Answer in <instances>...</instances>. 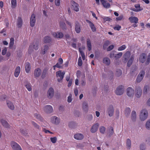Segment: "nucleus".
Returning <instances> with one entry per match:
<instances>
[{"label": "nucleus", "mask_w": 150, "mask_h": 150, "mask_svg": "<svg viewBox=\"0 0 150 150\" xmlns=\"http://www.w3.org/2000/svg\"><path fill=\"white\" fill-rule=\"evenodd\" d=\"M114 131L113 128L112 127H110L108 130L107 134L108 135L109 137H110L114 133Z\"/></svg>", "instance_id": "2f4dec72"}, {"label": "nucleus", "mask_w": 150, "mask_h": 150, "mask_svg": "<svg viewBox=\"0 0 150 150\" xmlns=\"http://www.w3.org/2000/svg\"><path fill=\"white\" fill-rule=\"evenodd\" d=\"M60 27L63 29H65L66 28V26L65 24L63 22H61L60 23Z\"/></svg>", "instance_id": "c03bdc74"}, {"label": "nucleus", "mask_w": 150, "mask_h": 150, "mask_svg": "<svg viewBox=\"0 0 150 150\" xmlns=\"http://www.w3.org/2000/svg\"><path fill=\"white\" fill-rule=\"evenodd\" d=\"M11 7L13 8H15L16 5V0H11Z\"/></svg>", "instance_id": "a19ab883"}, {"label": "nucleus", "mask_w": 150, "mask_h": 150, "mask_svg": "<svg viewBox=\"0 0 150 150\" xmlns=\"http://www.w3.org/2000/svg\"><path fill=\"white\" fill-rule=\"evenodd\" d=\"M103 62L106 65H109L110 63V59L107 57L104 58L103 59Z\"/></svg>", "instance_id": "c85d7f7f"}, {"label": "nucleus", "mask_w": 150, "mask_h": 150, "mask_svg": "<svg viewBox=\"0 0 150 150\" xmlns=\"http://www.w3.org/2000/svg\"><path fill=\"white\" fill-rule=\"evenodd\" d=\"M14 44V39L13 38H11L10 39V42L9 44V47L10 49H11Z\"/></svg>", "instance_id": "f704fd0d"}, {"label": "nucleus", "mask_w": 150, "mask_h": 150, "mask_svg": "<svg viewBox=\"0 0 150 150\" xmlns=\"http://www.w3.org/2000/svg\"><path fill=\"white\" fill-rule=\"evenodd\" d=\"M108 113L109 116H112L113 114L114 109L112 105H110L108 108Z\"/></svg>", "instance_id": "aec40b11"}, {"label": "nucleus", "mask_w": 150, "mask_h": 150, "mask_svg": "<svg viewBox=\"0 0 150 150\" xmlns=\"http://www.w3.org/2000/svg\"><path fill=\"white\" fill-rule=\"evenodd\" d=\"M48 49L49 46L47 45H45L43 46V48H42L41 50V54L43 55L47 53V51L48 50Z\"/></svg>", "instance_id": "4be33fe9"}, {"label": "nucleus", "mask_w": 150, "mask_h": 150, "mask_svg": "<svg viewBox=\"0 0 150 150\" xmlns=\"http://www.w3.org/2000/svg\"><path fill=\"white\" fill-rule=\"evenodd\" d=\"M36 21L35 16L33 14L31 16L30 20V25L32 27H33Z\"/></svg>", "instance_id": "6e6552de"}, {"label": "nucleus", "mask_w": 150, "mask_h": 150, "mask_svg": "<svg viewBox=\"0 0 150 150\" xmlns=\"http://www.w3.org/2000/svg\"><path fill=\"white\" fill-rule=\"evenodd\" d=\"M134 90L131 87H128L127 89V94L129 97L133 96L134 94Z\"/></svg>", "instance_id": "4468645a"}, {"label": "nucleus", "mask_w": 150, "mask_h": 150, "mask_svg": "<svg viewBox=\"0 0 150 150\" xmlns=\"http://www.w3.org/2000/svg\"><path fill=\"white\" fill-rule=\"evenodd\" d=\"M32 124L33 126L36 128L39 129H40V126L37 123L34 121L32 122Z\"/></svg>", "instance_id": "49530a36"}, {"label": "nucleus", "mask_w": 150, "mask_h": 150, "mask_svg": "<svg viewBox=\"0 0 150 150\" xmlns=\"http://www.w3.org/2000/svg\"><path fill=\"white\" fill-rule=\"evenodd\" d=\"M150 62V55L149 54L147 57L146 61V64L148 65Z\"/></svg>", "instance_id": "680f3d73"}, {"label": "nucleus", "mask_w": 150, "mask_h": 150, "mask_svg": "<svg viewBox=\"0 0 150 150\" xmlns=\"http://www.w3.org/2000/svg\"><path fill=\"white\" fill-rule=\"evenodd\" d=\"M108 74L109 75V76H110V79H112L113 78V74L112 71H109Z\"/></svg>", "instance_id": "e2e57ef3"}, {"label": "nucleus", "mask_w": 150, "mask_h": 150, "mask_svg": "<svg viewBox=\"0 0 150 150\" xmlns=\"http://www.w3.org/2000/svg\"><path fill=\"white\" fill-rule=\"evenodd\" d=\"M148 112L145 109L142 110L140 115V118L142 121H144L146 119L148 116Z\"/></svg>", "instance_id": "f03ea898"}, {"label": "nucleus", "mask_w": 150, "mask_h": 150, "mask_svg": "<svg viewBox=\"0 0 150 150\" xmlns=\"http://www.w3.org/2000/svg\"><path fill=\"white\" fill-rule=\"evenodd\" d=\"M100 2L103 6L106 8H109L110 7V4L107 2L105 0H100Z\"/></svg>", "instance_id": "dca6fc26"}, {"label": "nucleus", "mask_w": 150, "mask_h": 150, "mask_svg": "<svg viewBox=\"0 0 150 150\" xmlns=\"http://www.w3.org/2000/svg\"><path fill=\"white\" fill-rule=\"evenodd\" d=\"M65 73L64 72H62L61 71H59L56 72V76L57 78V81L60 82L63 79Z\"/></svg>", "instance_id": "7ed1b4c3"}, {"label": "nucleus", "mask_w": 150, "mask_h": 150, "mask_svg": "<svg viewBox=\"0 0 150 150\" xmlns=\"http://www.w3.org/2000/svg\"><path fill=\"white\" fill-rule=\"evenodd\" d=\"M20 132L21 133L25 135L27 134V131L26 130H24L23 129H21Z\"/></svg>", "instance_id": "69168bd1"}, {"label": "nucleus", "mask_w": 150, "mask_h": 150, "mask_svg": "<svg viewBox=\"0 0 150 150\" xmlns=\"http://www.w3.org/2000/svg\"><path fill=\"white\" fill-rule=\"evenodd\" d=\"M51 41V38L49 36H46L43 39V42L45 43H49Z\"/></svg>", "instance_id": "393cba45"}, {"label": "nucleus", "mask_w": 150, "mask_h": 150, "mask_svg": "<svg viewBox=\"0 0 150 150\" xmlns=\"http://www.w3.org/2000/svg\"><path fill=\"white\" fill-rule=\"evenodd\" d=\"M75 30L76 32L77 33H79L81 32V26L80 24L77 22L75 23Z\"/></svg>", "instance_id": "f8f14e48"}, {"label": "nucleus", "mask_w": 150, "mask_h": 150, "mask_svg": "<svg viewBox=\"0 0 150 150\" xmlns=\"http://www.w3.org/2000/svg\"><path fill=\"white\" fill-rule=\"evenodd\" d=\"M99 130L101 133L104 134L105 132V128L104 126H101L100 127Z\"/></svg>", "instance_id": "37998d69"}, {"label": "nucleus", "mask_w": 150, "mask_h": 150, "mask_svg": "<svg viewBox=\"0 0 150 150\" xmlns=\"http://www.w3.org/2000/svg\"><path fill=\"white\" fill-rule=\"evenodd\" d=\"M131 142L129 139H127V140L126 144L127 148L128 149H130L131 147Z\"/></svg>", "instance_id": "ea45409f"}, {"label": "nucleus", "mask_w": 150, "mask_h": 150, "mask_svg": "<svg viewBox=\"0 0 150 150\" xmlns=\"http://www.w3.org/2000/svg\"><path fill=\"white\" fill-rule=\"evenodd\" d=\"M54 90L52 88H50L47 92V96L49 98H52L54 96Z\"/></svg>", "instance_id": "9b49d317"}, {"label": "nucleus", "mask_w": 150, "mask_h": 150, "mask_svg": "<svg viewBox=\"0 0 150 150\" xmlns=\"http://www.w3.org/2000/svg\"><path fill=\"white\" fill-rule=\"evenodd\" d=\"M82 108L84 111H87L88 109V106L87 103L84 102L82 104Z\"/></svg>", "instance_id": "473e14b6"}, {"label": "nucleus", "mask_w": 150, "mask_h": 150, "mask_svg": "<svg viewBox=\"0 0 150 150\" xmlns=\"http://www.w3.org/2000/svg\"><path fill=\"white\" fill-rule=\"evenodd\" d=\"M78 65L79 66H81L82 65V61L81 57H80L79 58Z\"/></svg>", "instance_id": "774afa93"}, {"label": "nucleus", "mask_w": 150, "mask_h": 150, "mask_svg": "<svg viewBox=\"0 0 150 150\" xmlns=\"http://www.w3.org/2000/svg\"><path fill=\"white\" fill-rule=\"evenodd\" d=\"M25 86L29 91H30L32 90L31 85L30 83H28L25 85Z\"/></svg>", "instance_id": "58836bf2"}, {"label": "nucleus", "mask_w": 150, "mask_h": 150, "mask_svg": "<svg viewBox=\"0 0 150 150\" xmlns=\"http://www.w3.org/2000/svg\"><path fill=\"white\" fill-rule=\"evenodd\" d=\"M136 96L138 98H139L142 95V90L139 87H136Z\"/></svg>", "instance_id": "1a4fd4ad"}, {"label": "nucleus", "mask_w": 150, "mask_h": 150, "mask_svg": "<svg viewBox=\"0 0 150 150\" xmlns=\"http://www.w3.org/2000/svg\"><path fill=\"white\" fill-rule=\"evenodd\" d=\"M44 110L45 112L49 113H51L53 110L52 107L50 105L45 106L44 108Z\"/></svg>", "instance_id": "9d476101"}, {"label": "nucleus", "mask_w": 150, "mask_h": 150, "mask_svg": "<svg viewBox=\"0 0 150 150\" xmlns=\"http://www.w3.org/2000/svg\"><path fill=\"white\" fill-rule=\"evenodd\" d=\"M130 55L131 53L130 52L128 51L126 52L124 54L123 56V57L124 58L125 60L127 61L130 57Z\"/></svg>", "instance_id": "cd10ccee"}, {"label": "nucleus", "mask_w": 150, "mask_h": 150, "mask_svg": "<svg viewBox=\"0 0 150 150\" xmlns=\"http://www.w3.org/2000/svg\"><path fill=\"white\" fill-rule=\"evenodd\" d=\"M146 55L145 53L142 54L140 56L139 60L140 62L142 63H144L146 60Z\"/></svg>", "instance_id": "ddd939ff"}, {"label": "nucleus", "mask_w": 150, "mask_h": 150, "mask_svg": "<svg viewBox=\"0 0 150 150\" xmlns=\"http://www.w3.org/2000/svg\"><path fill=\"white\" fill-rule=\"evenodd\" d=\"M47 73V71L46 70H44L43 71L41 76V77L43 79L45 77Z\"/></svg>", "instance_id": "13d9d810"}, {"label": "nucleus", "mask_w": 150, "mask_h": 150, "mask_svg": "<svg viewBox=\"0 0 150 150\" xmlns=\"http://www.w3.org/2000/svg\"><path fill=\"white\" fill-rule=\"evenodd\" d=\"M145 74V71L144 70L142 71L139 73L136 80L137 83H139L142 81L144 76Z\"/></svg>", "instance_id": "39448f33"}, {"label": "nucleus", "mask_w": 150, "mask_h": 150, "mask_svg": "<svg viewBox=\"0 0 150 150\" xmlns=\"http://www.w3.org/2000/svg\"><path fill=\"white\" fill-rule=\"evenodd\" d=\"M41 73V69L39 68L35 69L34 71V75L35 77H38L40 76Z\"/></svg>", "instance_id": "6ab92c4d"}, {"label": "nucleus", "mask_w": 150, "mask_h": 150, "mask_svg": "<svg viewBox=\"0 0 150 150\" xmlns=\"http://www.w3.org/2000/svg\"><path fill=\"white\" fill-rule=\"evenodd\" d=\"M134 55H132L130 57L127 64L128 66L131 65L132 64L134 59Z\"/></svg>", "instance_id": "72a5a7b5"}, {"label": "nucleus", "mask_w": 150, "mask_h": 150, "mask_svg": "<svg viewBox=\"0 0 150 150\" xmlns=\"http://www.w3.org/2000/svg\"><path fill=\"white\" fill-rule=\"evenodd\" d=\"M121 28V26H120L118 25H117L114 27L113 28L115 30H120Z\"/></svg>", "instance_id": "0e129e2a"}, {"label": "nucleus", "mask_w": 150, "mask_h": 150, "mask_svg": "<svg viewBox=\"0 0 150 150\" xmlns=\"http://www.w3.org/2000/svg\"><path fill=\"white\" fill-rule=\"evenodd\" d=\"M7 50V48L6 47H5L3 48L1 52V54L2 55H4L6 54Z\"/></svg>", "instance_id": "6e6d98bb"}, {"label": "nucleus", "mask_w": 150, "mask_h": 150, "mask_svg": "<svg viewBox=\"0 0 150 150\" xmlns=\"http://www.w3.org/2000/svg\"><path fill=\"white\" fill-rule=\"evenodd\" d=\"M52 122L56 124H58L60 122L59 119L55 116L52 117L51 118Z\"/></svg>", "instance_id": "f3484780"}, {"label": "nucleus", "mask_w": 150, "mask_h": 150, "mask_svg": "<svg viewBox=\"0 0 150 150\" xmlns=\"http://www.w3.org/2000/svg\"><path fill=\"white\" fill-rule=\"evenodd\" d=\"M99 125L98 123H96L93 125L91 129V132L94 133L96 132L98 129Z\"/></svg>", "instance_id": "2eb2a0df"}, {"label": "nucleus", "mask_w": 150, "mask_h": 150, "mask_svg": "<svg viewBox=\"0 0 150 150\" xmlns=\"http://www.w3.org/2000/svg\"><path fill=\"white\" fill-rule=\"evenodd\" d=\"M7 104L8 108L11 110H13L14 109L15 107L13 103L10 101H8L7 102Z\"/></svg>", "instance_id": "c756f323"}, {"label": "nucleus", "mask_w": 150, "mask_h": 150, "mask_svg": "<svg viewBox=\"0 0 150 150\" xmlns=\"http://www.w3.org/2000/svg\"><path fill=\"white\" fill-rule=\"evenodd\" d=\"M136 119V112L133 111L132 113L131 119L133 121H134Z\"/></svg>", "instance_id": "c9c22d12"}, {"label": "nucleus", "mask_w": 150, "mask_h": 150, "mask_svg": "<svg viewBox=\"0 0 150 150\" xmlns=\"http://www.w3.org/2000/svg\"><path fill=\"white\" fill-rule=\"evenodd\" d=\"M51 142L53 143H56L57 139V138L56 137H51L50 139Z\"/></svg>", "instance_id": "8fccbe9b"}, {"label": "nucleus", "mask_w": 150, "mask_h": 150, "mask_svg": "<svg viewBox=\"0 0 150 150\" xmlns=\"http://www.w3.org/2000/svg\"><path fill=\"white\" fill-rule=\"evenodd\" d=\"M63 63V60L62 58H60L58 60L57 63L55 66H59L62 64Z\"/></svg>", "instance_id": "3c124183"}, {"label": "nucleus", "mask_w": 150, "mask_h": 150, "mask_svg": "<svg viewBox=\"0 0 150 150\" xmlns=\"http://www.w3.org/2000/svg\"><path fill=\"white\" fill-rule=\"evenodd\" d=\"M11 144V147L13 150H17L15 149V148L18 146V144L17 143L14 142H12Z\"/></svg>", "instance_id": "e433bc0d"}, {"label": "nucleus", "mask_w": 150, "mask_h": 150, "mask_svg": "<svg viewBox=\"0 0 150 150\" xmlns=\"http://www.w3.org/2000/svg\"><path fill=\"white\" fill-rule=\"evenodd\" d=\"M30 66H25V70L26 72L27 73H28L29 72L30 69Z\"/></svg>", "instance_id": "338daca9"}, {"label": "nucleus", "mask_w": 150, "mask_h": 150, "mask_svg": "<svg viewBox=\"0 0 150 150\" xmlns=\"http://www.w3.org/2000/svg\"><path fill=\"white\" fill-rule=\"evenodd\" d=\"M129 19L131 22L132 23H138V19L136 17L131 16L129 17Z\"/></svg>", "instance_id": "a878e982"}, {"label": "nucleus", "mask_w": 150, "mask_h": 150, "mask_svg": "<svg viewBox=\"0 0 150 150\" xmlns=\"http://www.w3.org/2000/svg\"><path fill=\"white\" fill-rule=\"evenodd\" d=\"M110 44V42L108 40L106 41L104 43L103 46V48L104 50L107 49L108 46Z\"/></svg>", "instance_id": "4c0bfd02"}, {"label": "nucleus", "mask_w": 150, "mask_h": 150, "mask_svg": "<svg viewBox=\"0 0 150 150\" xmlns=\"http://www.w3.org/2000/svg\"><path fill=\"white\" fill-rule=\"evenodd\" d=\"M131 112L130 109L129 108H127L125 109V114H127V115L129 114Z\"/></svg>", "instance_id": "4d7b16f0"}, {"label": "nucleus", "mask_w": 150, "mask_h": 150, "mask_svg": "<svg viewBox=\"0 0 150 150\" xmlns=\"http://www.w3.org/2000/svg\"><path fill=\"white\" fill-rule=\"evenodd\" d=\"M84 137L83 135L81 133H78L74 135V138L75 139L81 140Z\"/></svg>", "instance_id": "a211bd4d"}, {"label": "nucleus", "mask_w": 150, "mask_h": 150, "mask_svg": "<svg viewBox=\"0 0 150 150\" xmlns=\"http://www.w3.org/2000/svg\"><path fill=\"white\" fill-rule=\"evenodd\" d=\"M115 74L117 77L120 76L122 74V71L120 69H117Z\"/></svg>", "instance_id": "79ce46f5"}, {"label": "nucleus", "mask_w": 150, "mask_h": 150, "mask_svg": "<svg viewBox=\"0 0 150 150\" xmlns=\"http://www.w3.org/2000/svg\"><path fill=\"white\" fill-rule=\"evenodd\" d=\"M86 21L88 23H89V26L91 28V29L92 31L93 32H95L96 31V28L95 27L94 24L93 23L91 22V21H89L88 20H86Z\"/></svg>", "instance_id": "b1692460"}, {"label": "nucleus", "mask_w": 150, "mask_h": 150, "mask_svg": "<svg viewBox=\"0 0 150 150\" xmlns=\"http://www.w3.org/2000/svg\"><path fill=\"white\" fill-rule=\"evenodd\" d=\"M124 86L121 85L118 86L115 91V93L117 95H121L124 92Z\"/></svg>", "instance_id": "20e7f679"}, {"label": "nucleus", "mask_w": 150, "mask_h": 150, "mask_svg": "<svg viewBox=\"0 0 150 150\" xmlns=\"http://www.w3.org/2000/svg\"><path fill=\"white\" fill-rule=\"evenodd\" d=\"M52 35L54 38H61L63 36V33L60 32H53Z\"/></svg>", "instance_id": "0eeeda50"}, {"label": "nucleus", "mask_w": 150, "mask_h": 150, "mask_svg": "<svg viewBox=\"0 0 150 150\" xmlns=\"http://www.w3.org/2000/svg\"><path fill=\"white\" fill-rule=\"evenodd\" d=\"M71 8L73 10L78 12L79 11L78 4L74 1H71Z\"/></svg>", "instance_id": "423d86ee"}, {"label": "nucleus", "mask_w": 150, "mask_h": 150, "mask_svg": "<svg viewBox=\"0 0 150 150\" xmlns=\"http://www.w3.org/2000/svg\"><path fill=\"white\" fill-rule=\"evenodd\" d=\"M146 126L147 129H150V120H149L146 122Z\"/></svg>", "instance_id": "09e8293b"}, {"label": "nucleus", "mask_w": 150, "mask_h": 150, "mask_svg": "<svg viewBox=\"0 0 150 150\" xmlns=\"http://www.w3.org/2000/svg\"><path fill=\"white\" fill-rule=\"evenodd\" d=\"M0 121L2 125L4 127L7 128L9 127V125L7 121L4 119H1Z\"/></svg>", "instance_id": "5701e85b"}, {"label": "nucleus", "mask_w": 150, "mask_h": 150, "mask_svg": "<svg viewBox=\"0 0 150 150\" xmlns=\"http://www.w3.org/2000/svg\"><path fill=\"white\" fill-rule=\"evenodd\" d=\"M39 41H35L32 44L30 45L28 50L29 52H30L33 51L32 49L33 47L35 50H38L39 48Z\"/></svg>", "instance_id": "f257e3e1"}, {"label": "nucleus", "mask_w": 150, "mask_h": 150, "mask_svg": "<svg viewBox=\"0 0 150 150\" xmlns=\"http://www.w3.org/2000/svg\"><path fill=\"white\" fill-rule=\"evenodd\" d=\"M55 4L57 6H59L60 4V0H55Z\"/></svg>", "instance_id": "052dcab7"}, {"label": "nucleus", "mask_w": 150, "mask_h": 150, "mask_svg": "<svg viewBox=\"0 0 150 150\" xmlns=\"http://www.w3.org/2000/svg\"><path fill=\"white\" fill-rule=\"evenodd\" d=\"M23 24L22 20L21 18L19 17L17 20V25L19 28H20L22 26Z\"/></svg>", "instance_id": "7c9ffc66"}, {"label": "nucleus", "mask_w": 150, "mask_h": 150, "mask_svg": "<svg viewBox=\"0 0 150 150\" xmlns=\"http://www.w3.org/2000/svg\"><path fill=\"white\" fill-rule=\"evenodd\" d=\"M86 46L88 48V50L90 51L92 49V45L91 40L88 38L86 40Z\"/></svg>", "instance_id": "412c9836"}, {"label": "nucleus", "mask_w": 150, "mask_h": 150, "mask_svg": "<svg viewBox=\"0 0 150 150\" xmlns=\"http://www.w3.org/2000/svg\"><path fill=\"white\" fill-rule=\"evenodd\" d=\"M149 88V87L148 86H144L143 89V93L144 94L146 93L148 89Z\"/></svg>", "instance_id": "864d4df0"}, {"label": "nucleus", "mask_w": 150, "mask_h": 150, "mask_svg": "<svg viewBox=\"0 0 150 150\" xmlns=\"http://www.w3.org/2000/svg\"><path fill=\"white\" fill-rule=\"evenodd\" d=\"M21 68L20 66H18L16 68L14 72V76L16 77H18L20 73Z\"/></svg>", "instance_id": "bb28decb"}, {"label": "nucleus", "mask_w": 150, "mask_h": 150, "mask_svg": "<svg viewBox=\"0 0 150 150\" xmlns=\"http://www.w3.org/2000/svg\"><path fill=\"white\" fill-rule=\"evenodd\" d=\"M79 50L82 58L84 59L85 58V56L83 52L82 51L81 49L80 48H79Z\"/></svg>", "instance_id": "603ef678"}, {"label": "nucleus", "mask_w": 150, "mask_h": 150, "mask_svg": "<svg viewBox=\"0 0 150 150\" xmlns=\"http://www.w3.org/2000/svg\"><path fill=\"white\" fill-rule=\"evenodd\" d=\"M126 48V46L125 45H122V46L119 47L118 48V50L120 51H122L123 50H125Z\"/></svg>", "instance_id": "de8ad7c7"}, {"label": "nucleus", "mask_w": 150, "mask_h": 150, "mask_svg": "<svg viewBox=\"0 0 150 150\" xmlns=\"http://www.w3.org/2000/svg\"><path fill=\"white\" fill-rule=\"evenodd\" d=\"M114 48V45H112L109 46L107 48V50L108 51H109L112 50Z\"/></svg>", "instance_id": "bf43d9fd"}, {"label": "nucleus", "mask_w": 150, "mask_h": 150, "mask_svg": "<svg viewBox=\"0 0 150 150\" xmlns=\"http://www.w3.org/2000/svg\"><path fill=\"white\" fill-rule=\"evenodd\" d=\"M122 54V52H119L118 54H115V57L116 58V59H118L121 57Z\"/></svg>", "instance_id": "a18cd8bd"}, {"label": "nucleus", "mask_w": 150, "mask_h": 150, "mask_svg": "<svg viewBox=\"0 0 150 150\" xmlns=\"http://www.w3.org/2000/svg\"><path fill=\"white\" fill-rule=\"evenodd\" d=\"M34 117H36V118L39 119L40 120H42V118L40 116V115L39 114H38L37 113H35L34 114Z\"/></svg>", "instance_id": "5fc2aeb1"}]
</instances>
